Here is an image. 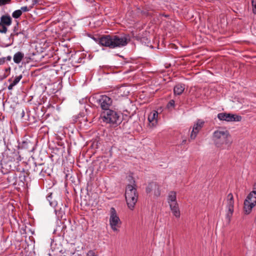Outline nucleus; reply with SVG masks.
<instances>
[{"label": "nucleus", "mask_w": 256, "mask_h": 256, "mask_svg": "<svg viewBox=\"0 0 256 256\" xmlns=\"http://www.w3.org/2000/svg\"><path fill=\"white\" fill-rule=\"evenodd\" d=\"M127 180L129 183L126 187L125 197L128 208L133 210L138 198L136 186L134 178L131 176H128Z\"/></svg>", "instance_id": "nucleus-2"}, {"label": "nucleus", "mask_w": 256, "mask_h": 256, "mask_svg": "<svg viewBox=\"0 0 256 256\" xmlns=\"http://www.w3.org/2000/svg\"><path fill=\"white\" fill-rule=\"evenodd\" d=\"M170 206L173 214L177 218H180V214L178 204H170Z\"/></svg>", "instance_id": "nucleus-17"}, {"label": "nucleus", "mask_w": 256, "mask_h": 256, "mask_svg": "<svg viewBox=\"0 0 256 256\" xmlns=\"http://www.w3.org/2000/svg\"><path fill=\"white\" fill-rule=\"evenodd\" d=\"M5 63V58L4 57L0 58V66L4 64Z\"/></svg>", "instance_id": "nucleus-28"}, {"label": "nucleus", "mask_w": 256, "mask_h": 256, "mask_svg": "<svg viewBox=\"0 0 256 256\" xmlns=\"http://www.w3.org/2000/svg\"><path fill=\"white\" fill-rule=\"evenodd\" d=\"M32 6L28 7L27 6H24L21 7L20 9V10L22 13L23 12H28L30 10V9L32 8Z\"/></svg>", "instance_id": "nucleus-23"}, {"label": "nucleus", "mask_w": 256, "mask_h": 256, "mask_svg": "<svg viewBox=\"0 0 256 256\" xmlns=\"http://www.w3.org/2000/svg\"><path fill=\"white\" fill-rule=\"evenodd\" d=\"M204 122L202 120H198L194 122L190 133L189 140H194L196 138L197 134L204 126Z\"/></svg>", "instance_id": "nucleus-10"}, {"label": "nucleus", "mask_w": 256, "mask_h": 256, "mask_svg": "<svg viewBox=\"0 0 256 256\" xmlns=\"http://www.w3.org/2000/svg\"><path fill=\"white\" fill-rule=\"evenodd\" d=\"M10 1V0H0V4H6Z\"/></svg>", "instance_id": "nucleus-29"}, {"label": "nucleus", "mask_w": 256, "mask_h": 256, "mask_svg": "<svg viewBox=\"0 0 256 256\" xmlns=\"http://www.w3.org/2000/svg\"><path fill=\"white\" fill-rule=\"evenodd\" d=\"M97 102L100 108L104 111L110 110L109 108L112 105V101L111 98L106 95H102L98 99Z\"/></svg>", "instance_id": "nucleus-9"}, {"label": "nucleus", "mask_w": 256, "mask_h": 256, "mask_svg": "<svg viewBox=\"0 0 256 256\" xmlns=\"http://www.w3.org/2000/svg\"><path fill=\"white\" fill-rule=\"evenodd\" d=\"M185 89V85L182 84H178L174 86V95L182 94Z\"/></svg>", "instance_id": "nucleus-14"}, {"label": "nucleus", "mask_w": 256, "mask_h": 256, "mask_svg": "<svg viewBox=\"0 0 256 256\" xmlns=\"http://www.w3.org/2000/svg\"><path fill=\"white\" fill-rule=\"evenodd\" d=\"M22 75H20L14 78L13 80L12 78H9L8 82H10V84L8 86V90H12L14 87L16 86L22 78Z\"/></svg>", "instance_id": "nucleus-13"}, {"label": "nucleus", "mask_w": 256, "mask_h": 256, "mask_svg": "<svg viewBox=\"0 0 256 256\" xmlns=\"http://www.w3.org/2000/svg\"><path fill=\"white\" fill-rule=\"evenodd\" d=\"M168 202L169 205L176 204V193L172 191L168 194Z\"/></svg>", "instance_id": "nucleus-15"}, {"label": "nucleus", "mask_w": 256, "mask_h": 256, "mask_svg": "<svg viewBox=\"0 0 256 256\" xmlns=\"http://www.w3.org/2000/svg\"><path fill=\"white\" fill-rule=\"evenodd\" d=\"M110 224L114 232H118L121 224V221L114 208H111L110 210Z\"/></svg>", "instance_id": "nucleus-6"}, {"label": "nucleus", "mask_w": 256, "mask_h": 256, "mask_svg": "<svg viewBox=\"0 0 256 256\" xmlns=\"http://www.w3.org/2000/svg\"><path fill=\"white\" fill-rule=\"evenodd\" d=\"M158 112L152 110L148 116V126L150 128L156 127L158 124Z\"/></svg>", "instance_id": "nucleus-12"}, {"label": "nucleus", "mask_w": 256, "mask_h": 256, "mask_svg": "<svg viewBox=\"0 0 256 256\" xmlns=\"http://www.w3.org/2000/svg\"><path fill=\"white\" fill-rule=\"evenodd\" d=\"M96 41L101 46L110 48H116L126 46L128 38L126 36L107 34L103 35Z\"/></svg>", "instance_id": "nucleus-1"}, {"label": "nucleus", "mask_w": 256, "mask_h": 256, "mask_svg": "<svg viewBox=\"0 0 256 256\" xmlns=\"http://www.w3.org/2000/svg\"><path fill=\"white\" fill-rule=\"evenodd\" d=\"M146 191L147 193L153 192L156 197L160 194V186L156 182L150 183L146 188Z\"/></svg>", "instance_id": "nucleus-11"}, {"label": "nucleus", "mask_w": 256, "mask_h": 256, "mask_svg": "<svg viewBox=\"0 0 256 256\" xmlns=\"http://www.w3.org/2000/svg\"><path fill=\"white\" fill-rule=\"evenodd\" d=\"M252 12L254 14H256V0H252Z\"/></svg>", "instance_id": "nucleus-24"}, {"label": "nucleus", "mask_w": 256, "mask_h": 256, "mask_svg": "<svg viewBox=\"0 0 256 256\" xmlns=\"http://www.w3.org/2000/svg\"><path fill=\"white\" fill-rule=\"evenodd\" d=\"M40 2V0H32V5L34 6L36 4H39Z\"/></svg>", "instance_id": "nucleus-30"}, {"label": "nucleus", "mask_w": 256, "mask_h": 256, "mask_svg": "<svg viewBox=\"0 0 256 256\" xmlns=\"http://www.w3.org/2000/svg\"><path fill=\"white\" fill-rule=\"evenodd\" d=\"M212 140L217 148L222 149L228 148L232 144L229 132L222 128H219L213 132Z\"/></svg>", "instance_id": "nucleus-3"}, {"label": "nucleus", "mask_w": 256, "mask_h": 256, "mask_svg": "<svg viewBox=\"0 0 256 256\" xmlns=\"http://www.w3.org/2000/svg\"><path fill=\"white\" fill-rule=\"evenodd\" d=\"M186 140H182V144H185V143H186Z\"/></svg>", "instance_id": "nucleus-32"}, {"label": "nucleus", "mask_w": 256, "mask_h": 256, "mask_svg": "<svg viewBox=\"0 0 256 256\" xmlns=\"http://www.w3.org/2000/svg\"><path fill=\"white\" fill-rule=\"evenodd\" d=\"M116 91L117 93L119 95V96H126L129 93V92L127 90V88L125 86H122L118 88Z\"/></svg>", "instance_id": "nucleus-19"}, {"label": "nucleus", "mask_w": 256, "mask_h": 256, "mask_svg": "<svg viewBox=\"0 0 256 256\" xmlns=\"http://www.w3.org/2000/svg\"><path fill=\"white\" fill-rule=\"evenodd\" d=\"M8 30L6 26L0 22V32L6 34Z\"/></svg>", "instance_id": "nucleus-22"}, {"label": "nucleus", "mask_w": 256, "mask_h": 256, "mask_svg": "<svg viewBox=\"0 0 256 256\" xmlns=\"http://www.w3.org/2000/svg\"><path fill=\"white\" fill-rule=\"evenodd\" d=\"M26 174L24 171L22 172L19 176V179L20 181L23 184H24V182L26 180Z\"/></svg>", "instance_id": "nucleus-20"}, {"label": "nucleus", "mask_w": 256, "mask_h": 256, "mask_svg": "<svg viewBox=\"0 0 256 256\" xmlns=\"http://www.w3.org/2000/svg\"><path fill=\"white\" fill-rule=\"evenodd\" d=\"M218 118L220 120H225L228 122H240L242 119L240 116L226 112L218 114Z\"/></svg>", "instance_id": "nucleus-8"}, {"label": "nucleus", "mask_w": 256, "mask_h": 256, "mask_svg": "<svg viewBox=\"0 0 256 256\" xmlns=\"http://www.w3.org/2000/svg\"><path fill=\"white\" fill-rule=\"evenodd\" d=\"M18 34H19V33H18V32H16L14 34H16V36H18Z\"/></svg>", "instance_id": "nucleus-33"}, {"label": "nucleus", "mask_w": 256, "mask_h": 256, "mask_svg": "<svg viewBox=\"0 0 256 256\" xmlns=\"http://www.w3.org/2000/svg\"><path fill=\"white\" fill-rule=\"evenodd\" d=\"M0 22L6 26H10L12 24V18L8 16H3L1 17Z\"/></svg>", "instance_id": "nucleus-18"}, {"label": "nucleus", "mask_w": 256, "mask_h": 256, "mask_svg": "<svg viewBox=\"0 0 256 256\" xmlns=\"http://www.w3.org/2000/svg\"><path fill=\"white\" fill-rule=\"evenodd\" d=\"M226 218L230 222L234 210V199L232 194L227 196L226 201Z\"/></svg>", "instance_id": "nucleus-7"}, {"label": "nucleus", "mask_w": 256, "mask_h": 256, "mask_svg": "<svg viewBox=\"0 0 256 256\" xmlns=\"http://www.w3.org/2000/svg\"><path fill=\"white\" fill-rule=\"evenodd\" d=\"M24 58V54L21 52H16L13 56V60L16 64H19Z\"/></svg>", "instance_id": "nucleus-16"}, {"label": "nucleus", "mask_w": 256, "mask_h": 256, "mask_svg": "<svg viewBox=\"0 0 256 256\" xmlns=\"http://www.w3.org/2000/svg\"><path fill=\"white\" fill-rule=\"evenodd\" d=\"M104 121L106 123L110 124L112 126H116L120 124L121 122L120 113L112 110H107L102 112Z\"/></svg>", "instance_id": "nucleus-4"}, {"label": "nucleus", "mask_w": 256, "mask_h": 256, "mask_svg": "<svg viewBox=\"0 0 256 256\" xmlns=\"http://www.w3.org/2000/svg\"><path fill=\"white\" fill-rule=\"evenodd\" d=\"M86 256H98V255L94 250H90L88 252Z\"/></svg>", "instance_id": "nucleus-27"}, {"label": "nucleus", "mask_w": 256, "mask_h": 256, "mask_svg": "<svg viewBox=\"0 0 256 256\" xmlns=\"http://www.w3.org/2000/svg\"><path fill=\"white\" fill-rule=\"evenodd\" d=\"M22 14V13L20 11V10H16L14 11L12 14V16L15 18H20L21 15Z\"/></svg>", "instance_id": "nucleus-21"}, {"label": "nucleus", "mask_w": 256, "mask_h": 256, "mask_svg": "<svg viewBox=\"0 0 256 256\" xmlns=\"http://www.w3.org/2000/svg\"><path fill=\"white\" fill-rule=\"evenodd\" d=\"M52 194H49L46 197V198H47V200L49 202L50 205L51 206H54L55 205V203L51 200L52 198Z\"/></svg>", "instance_id": "nucleus-25"}, {"label": "nucleus", "mask_w": 256, "mask_h": 256, "mask_svg": "<svg viewBox=\"0 0 256 256\" xmlns=\"http://www.w3.org/2000/svg\"><path fill=\"white\" fill-rule=\"evenodd\" d=\"M174 100H170L168 103V104H167V108H174Z\"/></svg>", "instance_id": "nucleus-26"}, {"label": "nucleus", "mask_w": 256, "mask_h": 256, "mask_svg": "<svg viewBox=\"0 0 256 256\" xmlns=\"http://www.w3.org/2000/svg\"><path fill=\"white\" fill-rule=\"evenodd\" d=\"M5 58V62L6 60L7 61H10L12 60V56H8L6 57H4Z\"/></svg>", "instance_id": "nucleus-31"}, {"label": "nucleus", "mask_w": 256, "mask_h": 256, "mask_svg": "<svg viewBox=\"0 0 256 256\" xmlns=\"http://www.w3.org/2000/svg\"><path fill=\"white\" fill-rule=\"evenodd\" d=\"M256 206V186L248 195L244 202V210L246 214H250Z\"/></svg>", "instance_id": "nucleus-5"}]
</instances>
